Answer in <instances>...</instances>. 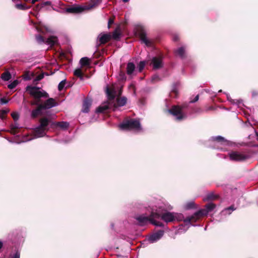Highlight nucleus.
Instances as JSON below:
<instances>
[{
	"instance_id": "obj_1",
	"label": "nucleus",
	"mask_w": 258,
	"mask_h": 258,
	"mask_svg": "<svg viewBox=\"0 0 258 258\" xmlns=\"http://www.w3.org/2000/svg\"><path fill=\"white\" fill-rule=\"evenodd\" d=\"M164 210V208L162 206H159L158 207H156V209L153 208L152 209L150 217L141 215L137 217L136 219L141 225L146 224L148 222H151L155 225L162 226V224L159 222H156L154 219L161 217L165 222H170L175 220L178 221L181 220L183 218L182 215L181 214L168 212H163Z\"/></svg>"
},
{
	"instance_id": "obj_2",
	"label": "nucleus",
	"mask_w": 258,
	"mask_h": 258,
	"mask_svg": "<svg viewBox=\"0 0 258 258\" xmlns=\"http://www.w3.org/2000/svg\"><path fill=\"white\" fill-rule=\"evenodd\" d=\"M46 115L43 116L40 119V125L36 127L33 132V135H31L30 137L25 139L24 141H28L34 138H37L43 137L46 134V132L48 130V125L51 123L52 126L59 127L61 129L65 130L69 126V123L66 121L61 122H51V120L53 119V117L49 114V112L45 111Z\"/></svg>"
},
{
	"instance_id": "obj_3",
	"label": "nucleus",
	"mask_w": 258,
	"mask_h": 258,
	"mask_svg": "<svg viewBox=\"0 0 258 258\" xmlns=\"http://www.w3.org/2000/svg\"><path fill=\"white\" fill-rule=\"evenodd\" d=\"M26 90L31 95L33 96L35 99L32 104L38 105L37 109L32 110L31 113L32 117L35 118L39 115H42L44 110L42 108V106L40 104L39 99L41 97H47V94L43 90H40L39 88L32 87L31 86H28L26 88Z\"/></svg>"
},
{
	"instance_id": "obj_4",
	"label": "nucleus",
	"mask_w": 258,
	"mask_h": 258,
	"mask_svg": "<svg viewBox=\"0 0 258 258\" xmlns=\"http://www.w3.org/2000/svg\"><path fill=\"white\" fill-rule=\"evenodd\" d=\"M216 205L214 204L210 203L206 205L205 209H201L196 212L192 216L186 218L184 220V222L186 224L195 222L201 217L207 215L209 212L213 211Z\"/></svg>"
},
{
	"instance_id": "obj_5",
	"label": "nucleus",
	"mask_w": 258,
	"mask_h": 258,
	"mask_svg": "<svg viewBox=\"0 0 258 258\" xmlns=\"http://www.w3.org/2000/svg\"><path fill=\"white\" fill-rule=\"evenodd\" d=\"M90 4H87L83 6L74 7L67 9V11L72 13H79L84 11H89L97 8L102 2V0H90Z\"/></svg>"
},
{
	"instance_id": "obj_6",
	"label": "nucleus",
	"mask_w": 258,
	"mask_h": 258,
	"mask_svg": "<svg viewBox=\"0 0 258 258\" xmlns=\"http://www.w3.org/2000/svg\"><path fill=\"white\" fill-rule=\"evenodd\" d=\"M119 127L122 130H133L140 132L142 127L139 120L134 119H126L119 125Z\"/></svg>"
},
{
	"instance_id": "obj_7",
	"label": "nucleus",
	"mask_w": 258,
	"mask_h": 258,
	"mask_svg": "<svg viewBox=\"0 0 258 258\" xmlns=\"http://www.w3.org/2000/svg\"><path fill=\"white\" fill-rule=\"evenodd\" d=\"M168 111L176 117L178 120H181L185 118V115L182 109L179 106H173Z\"/></svg>"
},
{
	"instance_id": "obj_8",
	"label": "nucleus",
	"mask_w": 258,
	"mask_h": 258,
	"mask_svg": "<svg viewBox=\"0 0 258 258\" xmlns=\"http://www.w3.org/2000/svg\"><path fill=\"white\" fill-rule=\"evenodd\" d=\"M230 160L236 161H243L247 158V156L238 152H232L229 153Z\"/></svg>"
},
{
	"instance_id": "obj_9",
	"label": "nucleus",
	"mask_w": 258,
	"mask_h": 258,
	"mask_svg": "<svg viewBox=\"0 0 258 258\" xmlns=\"http://www.w3.org/2000/svg\"><path fill=\"white\" fill-rule=\"evenodd\" d=\"M151 64L154 69H158L163 66L162 57L161 56H155L153 57L151 61Z\"/></svg>"
},
{
	"instance_id": "obj_10",
	"label": "nucleus",
	"mask_w": 258,
	"mask_h": 258,
	"mask_svg": "<svg viewBox=\"0 0 258 258\" xmlns=\"http://www.w3.org/2000/svg\"><path fill=\"white\" fill-rule=\"evenodd\" d=\"M137 33L139 35L141 41L143 43H144L147 46H149L151 45V42L147 38V37L146 36L145 32L142 28H140L138 30Z\"/></svg>"
},
{
	"instance_id": "obj_11",
	"label": "nucleus",
	"mask_w": 258,
	"mask_h": 258,
	"mask_svg": "<svg viewBox=\"0 0 258 258\" xmlns=\"http://www.w3.org/2000/svg\"><path fill=\"white\" fill-rule=\"evenodd\" d=\"M164 231L163 230H159L150 235L148 238V240L151 243L155 242L159 240L162 237Z\"/></svg>"
},
{
	"instance_id": "obj_12",
	"label": "nucleus",
	"mask_w": 258,
	"mask_h": 258,
	"mask_svg": "<svg viewBox=\"0 0 258 258\" xmlns=\"http://www.w3.org/2000/svg\"><path fill=\"white\" fill-rule=\"evenodd\" d=\"M40 104L42 106V108L45 111L46 109H49L55 106L57 103L53 98H49L43 104Z\"/></svg>"
},
{
	"instance_id": "obj_13",
	"label": "nucleus",
	"mask_w": 258,
	"mask_h": 258,
	"mask_svg": "<svg viewBox=\"0 0 258 258\" xmlns=\"http://www.w3.org/2000/svg\"><path fill=\"white\" fill-rule=\"evenodd\" d=\"M106 94L109 100L113 99L116 95L115 87L112 85L110 87L107 86L106 87Z\"/></svg>"
},
{
	"instance_id": "obj_14",
	"label": "nucleus",
	"mask_w": 258,
	"mask_h": 258,
	"mask_svg": "<svg viewBox=\"0 0 258 258\" xmlns=\"http://www.w3.org/2000/svg\"><path fill=\"white\" fill-rule=\"evenodd\" d=\"M91 105V100L88 98L86 99L83 104L82 111L85 113L88 112Z\"/></svg>"
},
{
	"instance_id": "obj_15",
	"label": "nucleus",
	"mask_w": 258,
	"mask_h": 258,
	"mask_svg": "<svg viewBox=\"0 0 258 258\" xmlns=\"http://www.w3.org/2000/svg\"><path fill=\"white\" fill-rule=\"evenodd\" d=\"M111 35L109 34L100 35L98 37L100 43L104 44L108 42L111 39Z\"/></svg>"
},
{
	"instance_id": "obj_16",
	"label": "nucleus",
	"mask_w": 258,
	"mask_h": 258,
	"mask_svg": "<svg viewBox=\"0 0 258 258\" xmlns=\"http://www.w3.org/2000/svg\"><path fill=\"white\" fill-rule=\"evenodd\" d=\"M135 65L133 62H128L127 64L126 72L129 76L134 75L135 72Z\"/></svg>"
},
{
	"instance_id": "obj_17",
	"label": "nucleus",
	"mask_w": 258,
	"mask_h": 258,
	"mask_svg": "<svg viewBox=\"0 0 258 258\" xmlns=\"http://www.w3.org/2000/svg\"><path fill=\"white\" fill-rule=\"evenodd\" d=\"M126 103V98L125 97L117 98L116 103L114 104V108H116L119 106H122Z\"/></svg>"
},
{
	"instance_id": "obj_18",
	"label": "nucleus",
	"mask_w": 258,
	"mask_h": 258,
	"mask_svg": "<svg viewBox=\"0 0 258 258\" xmlns=\"http://www.w3.org/2000/svg\"><path fill=\"white\" fill-rule=\"evenodd\" d=\"M110 106L111 104L109 103H106L98 107V108L96 109V112L98 113L104 112L108 109H109Z\"/></svg>"
},
{
	"instance_id": "obj_19",
	"label": "nucleus",
	"mask_w": 258,
	"mask_h": 258,
	"mask_svg": "<svg viewBox=\"0 0 258 258\" xmlns=\"http://www.w3.org/2000/svg\"><path fill=\"white\" fill-rule=\"evenodd\" d=\"M212 139L213 140L217 141V142L221 143V144L223 145L229 144V142L228 141L225 140L224 138L221 136L213 137Z\"/></svg>"
},
{
	"instance_id": "obj_20",
	"label": "nucleus",
	"mask_w": 258,
	"mask_h": 258,
	"mask_svg": "<svg viewBox=\"0 0 258 258\" xmlns=\"http://www.w3.org/2000/svg\"><path fill=\"white\" fill-rule=\"evenodd\" d=\"M57 42V38L55 36H50L47 38V43L48 44L52 46L55 45Z\"/></svg>"
},
{
	"instance_id": "obj_21",
	"label": "nucleus",
	"mask_w": 258,
	"mask_h": 258,
	"mask_svg": "<svg viewBox=\"0 0 258 258\" xmlns=\"http://www.w3.org/2000/svg\"><path fill=\"white\" fill-rule=\"evenodd\" d=\"M74 74L76 77L80 78L81 80H83V72L81 68L76 69L74 72Z\"/></svg>"
},
{
	"instance_id": "obj_22",
	"label": "nucleus",
	"mask_w": 258,
	"mask_h": 258,
	"mask_svg": "<svg viewBox=\"0 0 258 258\" xmlns=\"http://www.w3.org/2000/svg\"><path fill=\"white\" fill-rule=\"evenodd\" d=\"M216 198L217 196L213 192H210L207 195L206 197L204 198V200L205 201H208L216 199Z\"/></svg>"
},
{
	"instance_id": "obj_23",
	"label": "nucleus",
	"mask_w": 258,
	"mask_h": 258,
	"mask_svg": "<svg viewBox=\"0 0 258 258\" xmlns=\"http://www.w3.org/2000/svg\"><path fill=\"white\" fill-rule=\"evenodd\" d=\"M80 63L82 66H85L89 65V59L87 57L82 58L80 60Z\"/></svg>"
},
{
	"instance_id": "obj_24",
	"label": "nucleus",
	"mask_w": 258,
	"mask_h": 258,
	"mask_svg": "<svg viewBox=\"0 0 258 258\" xmlns=\"http://www.w3.org/2000/svg\"><path fill=\"white\" fill-rule=\"evenodd\" d=\"M185 52V49L183 47H181L177 49L176 53L181 57H183Z\"/></svg>"
},
{
	"instance_id": "obj_25",
	"label": "nucleus",
	"mask_w": 258,
	"mask_h": 258,
	"mask_svg": "<svg viewBox=\"0 0 258 258\" xmlns=\"http://www.w3.org/2000/svg\"><path fill=\"white\" fill-rule=\"evenodd\" d=\"M19 128L18 124L17 123L13 124L11 125V133L14 135L17 133V130Z\"/></svg>"
},
{
	"instance_id": "obj_26",
	"label": "nucleus",
	"mask_w": 258,
	"mask_h": 258,
	"mask_svg": "<svg viewBox=\"0 0 258 258\" xmlns=\"http://www.w3.org/2000/svg\"><path fill=\"white\" fill-rule=\"evenodd\" d=\"M178 91L176 86H174L170 93L171 97L176 98L177 96Z\"/></svg>"
},
{
	"instance_id": "obj_27",
	"label": "nucleus",
	"mask_w": 258,
	"mask_h": 258,
	"mask_svg": "<svg viewBox=\"0 0 258 258\" xmlns=\"http://www.w3.org/2000/svg\"><path fill=\"white\" fill-rule=\"evenodd\" d=\"M2 78L4 81H8L11 78V75L9 72H5L2 75Z\"/></svg>"
},
{
	"instance_id": "obj_28",
	"label": "nucleus",
	"mask_w": 258,
	"mask_h": 258,
	"mask_svg": "<svg viewBox=\"0 0 258 258\" xmlns=\"http://www.w3.org/2000/svg\"><path fill=\"white\" fill-rule=\"evenodd\" d=\"M120 33L118 29H116L112 34V37L115 39H118L120 38Z\"/></svg>"
},
{
	"instance_id": "obj_29",
	"label": "nucleus",
	"mask_w": 258,
	"mask_h": 258,
	"mask_svg": "<svg viewBox=\"0 0 258 258\" xmlns=\"http://www.w3.org/2000/svg\"><path fill=\"white\" fill-rule=\"evenodd\" d=\"M16 8L19 10H26L28 9V7L25 4H17L15 6Z\"/></svg>"
},
{
	"instance_id": "obj_30",
	"label": "nucleus",
	"mask_w": 258,
	"mask_h": 258,
	"mask_svg": "<svg viewBox=\"0 0 258 258\" xmlns=\"http://www.w3.org/2000/svg\"><path fill=\"white\" fill-rule=\"evenodd\" d=\"M8 112H9V110H8V109L1 110L0 111V118H1L2 119H4L5 118L6 115L8 113Z\"/></svg>"
},
{
	"instance_id": "obj_31",
	"label": "nucleus",
	"mask_w": 258,
	"mask_h": 258,
	"mask_svg": "<svg viewBox=\"0 0 258 258\" xmlns=\"http://www.w3.org/2000/svg\"><path fill=\"white\" fill-rule=\"evenodd\" d=\"M145 63H146L145 61H140L138 67V69L139 72H142V71L143 70L145 66Z\"/></svg>"
},
{
	"instance_id": "obj_32",
	"label": "nucleus",
	"mask_w": 258,
	"mask_h": 258,
	"mask_svg": "<svg viewBox=\"0 0 258 258\" xmlns=\"http://www.w3.org/2000/svg\"><path fill=\"white\" fill-rule=\"evenodd\" d=\"M18 84V81L17 80H15L8 85V88L10 89H13L15 88Z\"/></svg>"
},
{
	"instance_id": "obj_33",
	"label": "nucleus",
	"mask_w": 258,
	"mask_h": 258,
	"mask_svg": "<svg viewBox=\"0 0 258 258\" xmlns=\"http://www.w3.org/2000/svg\"><path fill=\"white\" fill-rule=\"evenodd\" d=\"M65 83H65V81L64 80V81H61L59 83V84H58V88L59 90L60 91V90H61L63 88V87L64 86V85H65Z\"/></svg>"
},
{
	"instance_id": "obj_34",
	"label": "nucleus",
	"mask_w": 258,
	"mask_h": 258,
	"mask_svg": "<svg viewBox=\"0 0 258 258\" xmlns=\"http://www.w3.org/2000/svg\"><path fill=\"white\" fill-rule=\"evenodd\" d=\"M44 77V75L43 74H41L39 75H38L36 78L34 79V82H38L40 80H41V79H42Z\"/></svg>"
},
{
	"instance_id": "obj_35",
	"label": "nucleus",
	"mask_w": 258,
	"mask_h": 258,
	"mask_svg": "<svg viewBox=\"0 0 258 258\" xmlns=\"http://www.w3.org/2000/svg\"><path fill=\"white\" fill-rule=\"evenodd\" d=\"M44 77V75L43 74H41L39 75H38L36 78L34 79V82H38L40 80H41V79H42Z\"/></svg>"
},
{
	"instance_id": "obj_36",
	"label": "nucleus",
	"mask_w": 258,
	"mask_h": 258,
	"mask_svg": "<svg viewBox=\"0 0 258 258\" xmlns=\"http://www.w3.org/2000/svg\"><path fill=\"white\" fill-rule=\"evenodd\" d=\"M12 117L14 119V120L16 121L19 118V115L16 112H13L11 114Z\"/></svg>"
},
{
	"instance_id": "obj_37",
	"label": "nucleus",
	"mask_w": 258,
	"mask_h": 258,
	"mask_svg": "<svg viewBox=\"0 0 258 258\" xmlns=\"http://www.w3.org/2000/svg\"><path fill=\"white\" fill-rule=\"evenodd\" d=\"M42 8H43V6H42V4H40L37 5L35 7L34 9L36 11H39Z\"/></svg>"
},
{
	"instance_id": "obj_38",
	"label": "nucleus",
	"mask_w": 258,
	"mask_h": 258,
	"mask_svg": "<svg viewBox=\"0 0 258 258\" xmlns=\"http://www.w3.org/2000/svg\"><path fill=\"white\" fill-rule=\"evenodd\" d=\"M194 202H190L189 203H187L186 205V209H191L194 206Z\"/></svg>"
},
{
	"instance_id": "obj_39",
	"label": "nucleus",
	"mask_w": 258,
	"mask_h": 258,
	"mask_svg": "<svg viewBox=\"0 0 258 258\" xmlns=\"http://www.w3.org/2000/svg\"><path fill=\"white\" fill-rule=\"evenodd\" d=\"M8 102V100L5 98H1L0 99V104H5Z\"/></svg>"
},
{
	"instance_id": "obj_40",
	"label": "nucleus",
	"mask_w": 258,
	"mask_h": 258,
	"mask_svg": "<svg viewBox=\"0 0 258 258\" xmlns=\"http://www.w3.org/2000/svg\"><path fill=\"white\" fill-rule=\"evenodd\" d=\"M36 39L38 42L40 43V42H44V39H43V37L40 35H37L36 36Z\"/></svg>"
},
{
	"instance_id": "obj_41",
	"label": "nucleus",
	"mask_w": 258,
	"mask_h": 258,
	"mask_svg": "<svg viewBox=\"0 0 258 258\" xmlns=\"http://www.w3.org/2000/svg\"><path fill=\"white\" fill-rule=\"evenodd\" d=\"M20 253L16 252L14 255L11 256L10 258H20Z\"/></svg>"
},
{
	"instance_id": "obj_42",
	"label": "nucleus",
	"mask_w": 258,
	"mask_h": 258,
	"mask_svg": "<svg viewBox=\"0 0 258 258\" xmlns=\"http://www.w3.org/2000/svg\"><path fill=\"white\" fill-rule=\"evenodd\" d=\"M41 4H42V5L43 6V7H44V6H50V5H51V2H49V1L44 2V3H41Z\"/></svg>"
},
{
	"instance_id": "obj_43",
	"label": "nucleus",
	"mask_w": 258,
	"mask_h": 258,
	"mask_svg": "<svg viewBox=\"0 0 258 258\" xmlns=\"http://www.w3.org/2000/svg\"><path fill=\"white\" fill-rule=\"evenodd\" d=\"M113 20L112 19H110L108 21V27L109 28L110 27V26L113 24Z\"/></svg>"
},
{
	"instance_id": "obj_44",
	"label": "nucleus",
	"mask_w": 258,
	"mask_h": 258,
	"mask_svg": "<svg viewBox=\"0 0 258 258\" xmlns=\"http://www.w3.org/2000/svg\"><path fill=\"white\" fill-rule=\"evenodd\" d=\"M158 79V76L157 75H155L152 77V81H155L156 80V79Z\"/></svg>"
},
{
	"instance_id": "obj_45",
	"label": "nucleus",
	"mask_w": 258,
	"mask_h": 258,
	"mask_svg": "<svg viewBox=\"0 0 258 258\" xmlns=\"http://www.w3.org/2000/svg\"><path fill=\"white\" fill-rule=\"evenodd\" d=\"M199 100V95H197L194 100L193 101H191V102H196L197 101H198Z\"/></svg>"
},
{
	"instance_id": "obj_46",
	"label": "nucleus",
	"mask_w": 258,
	"mask_h": 258,
	"mask_svg": "<svg viewBox=\"0 0 258 258\" xmlns=\"http://www.w3.org/2000/svg\"><path fill=\"white\" fill-rule=\"evenodd\" d=\"M230 210H231L232 211H233L234 209L232 207H229V208L225 209V212L227 213L228 211H229Z\"/></svg>"
},
{
	"instance_id": "obj_47",
	"label": "nucleus",
	"mask_w": 258,
	"mask_h": 258,
	"mask_svg": "<svg viewBox=\"0 0 258 258\" xmlns=\"http://www.w3.org/2000/svg\"><path fill=\"white\" fill-rule=\"evenodd\" d=\"M130 89H132L133 90V91L135 92V86L134 85L132 84L129 87Z\"/></svg>"
},
{
	"instance_id": "obj_48",
	"label": "nucleus",
	"mask_w": 258,
	"mask_h": 258,
	"mask_svg": "<svg viewBox=\"0 0 258 258\" xmlns=\"http://www.w3.org/2000/svg\"><path fill=\"white\" fill-rule=\"evenodd\" d=\"M39 0H32V4H34L36 2L38 1Z\"/></svg>"
},
{
	"instance_id": "obj_49",
	"label": "nucleus",
	"mask_w": 258,
	"mask_h": 258,
	"mask_svg": "<svg viewBox=\"0 0 258 258\" xmlns=\"http://www.w3.org/2000/svg\"><path fill=\"white\" fill-rule=\"evenodd\" d=\"M3 246V243L2 242L0 241V249H1V248Z\"/></svg>"
},
{
	"instance_id": "obj_50",
	"label": "nucleus",
	"mask_w": 258,
	"mask_h": 258,
	"mask_svg": "<svg viewBox=\"0 0 258 258\" xmlns=\"http://www.w3.org/2000/svg\"><path fill=\"white\" fill-rule=\"evenodd\" d=\"M129 0H122V1L124 3H126Z\"/></svg>"
}]
</instances>
